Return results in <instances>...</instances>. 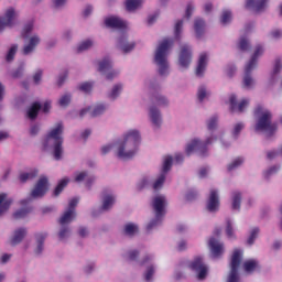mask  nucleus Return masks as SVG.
<instances>
[{"label":"nucleus","mask_w":282,"mask_h":282,"mask_svg":"<svg viewBox=\"0 0 282 282\" xmlns=\"http://www.w3.org/2000/svg\"><path fill=\"white\" fill-rule=\"evenodd\" d=\"M191 61H193V52L191 51V46L185 44L181 47L178 63L181 67L186 68L188 65H191Z\"/></svg>","instance_id":"obj_13"},{"label":"nucleus","mask_w":282,"mask_h":282,"mask_svg":"<svg viewBox=\"0 0 282 282\" xmlns=\"http://www.w3.org/2000/svg\"><path fill=\"white\" fill-rule=\"evenodd\" d=\"M85 177H87V172H79L75 176V182H84Z\"/></svg>","instance_id":"obj_63"},{"label":"nucleus","mask_w":282,"mask_h":282,"mask_svg":"<svg viewBox=\"0 0 282 282\" xmlns=\"http://www.w3.org/2000/svg\"><path fill=\"white\" fill-rule=\"evenodd\" d=\"M153 274H155V269L153 267H149L145 272V281H151V279H153Z\"/></svg>","instance_id":"obj_55"},{"label":"nucleus","mask_w":282,"mask_h":282,"mask_svg":"<svg viewBox=\"0 0 282 282\" xmlns=\"http://www.w3.org/2000/svg\"><path fill=\"white\" fill-rule=\"evenodd\" d=\"M94 88V84L89 82H85L78 86L79 91H84V94H89Z\"/></svg>","instance_id":"obj_44"},{"label":"nucleus","mask_w":282,"mask_h":282,"mask_svg":"<svg viewBox=\"0 0 282 282\" xmlns=\"http://www.w3.org/2000/svg\"><path fill=\"white\" fill-rule=\"evenodd\" d=\"M144 3L143 0H126V10L128 12H133L138 10Z\"/></svg>","instance_id":"obj_28"},{"label":"nucleus","mask_w":282,"mask_h":282,"mask_svg":"<svg viewBox=\"0 0 282 282\" xmlns=\"http://www.w3.org/2000/svg\"><path fill=\"white\" fill-rule=\"evenodd\" d=\"M173 46V40L165 39L162 42H160L155 55H154V62L159 66V74L160 76H165V74L169 72V62L166 61V52L171 50Z\"/></svg>","instance_id":"obj_4"},{"label":"nucleus","mask_w":282,"mask_h":282,"mask_svg":"<svg viewBox=\"0 0 282 282\" xmlns=\"http://www.w3.org/2000/svg\"><path fill=\"white\" fill-rule=\"evenodd\" d=\"M165 180H166V175L165 174H161L159 176V178L154 182L153 189L154 191H160V188H162V186H164Z\"/></svg>","instance_id":"obj_41"},{"label":"nucleus","mask_w":282,"mask_h":282,"mask_svg":"<svg viewBox=\"0 0 282 282\" xmlns=\"http://www.w3.org/2000/svg\"><path fill=\"white\" fill-rule=\"evenodd\" d=\"M241 208V193L234 192L232 193V209L239 210Z\"/></svg>","instance_id":"obj_33"},{"label":"nucleus","mask_w":282,"mask_h":282,"mask_svg":"<svg viewBox=\"0 0 282 282\" xmlns=\"http://www.w3.org/2000/svg\"><path fill=\"white\" fill-rule=\"evenodd\" d=\"M229 105H230L231 113H235V111L242 113L243 109H246V107H248V105H250V100L242 99L239 104H237V96L231 95L229 97Z\"/></svg>","instance_id":"obj_14"},{"label":"nucleus","mask_w":282,"mask_h":282,"mask_svg":"<svg viewBox=\"0 0 282 282\" xmlns=\"http://www.w3.org/2000/svg\"><path fill=\"white\" fill-rule=\"evenodd\" d=\"M193 10H195V8L192 3H188L185 12L186 19H191V17H193Z\"/></svg>","instance_id":"obj_60"},{"label":"nucleus","mask_w":282,"mask_h":282,"mask_svg":"<svg viewBox=\"0 0 282 282\" xmlns=\"http://www.w3.org/2000/svg\"><path fill=\"white\" fill-rule=\"evenodd\" d=\"M281 69H282L281 59H275V64H274V67H273V73L279 74V72H281Z\"/></svg>","instance_id":"obj_61"},{"label":"nucleus","mask_w":282,"mask_h":282,"mask_svg":"<svg viewBox=\"0 0 282 282\" xmlns=\"http://www.w3.org/2000/svg\"><path fill=\"white\" fill-rule=\"evenodd\" d=\"M119 46L124 54H128V52H131L135 47V43H127V39L121 37L119 39Z\"/></svg>","instance_id":"obj_30"},{"label":"nucleus","mask_w":282,"mask_h":282,"mask_svg":"<svg viewBox=\"0 0 282 282\" xmlns=\"http://www.w3.org/2000/svg\"><path fill=\"white\" fill-rule=\"evenodd\" d=\"M39 111H41V104L39 101H35L28 110V118H30V120H36V118L39 117Z\"/></svg>","instance_id":"obj_23"},{"label":"nucleus","mask_w":282,"mask_h":282,"mask_svg":"<svg viewBox=\"0 0 282 282\" xmlns=\"http://www.w3.org/2000/svg\"><path fill=\"white\" fill-rule=\"evenodd\" d=\"M189 268L194 272H197V279H199V281H204V279H206V275L208 274V268H206V264H204V260H202V258H196L189 264Z\"/></svg>","instance_id":"obj_11"},{"label":"nucleus","mask_w":282,"mask_h":282,"mask_svg":"<svg viewBox=\"0 0 282 282\" xmlns=\"http://www.w3.org/2000/svg\"><path fill=\"white\" fill-rule=\"evenodd\" d=\"M140 140V132L138 130H130L124 135L123 142L119 145L117 156L120 160H131L138 153Z\"/></svg>","instance_id":"obj_1"},{"label":"nucleus","mask_w":282,"mask_h":282,"mask_svg":"<svg viewBox=\"0 0 282 282\" xmlns=\"http://www.w3.org/2000/svg\"><path fill=\"white\" fill-rule=\"evenodd\" d=\"M232 21V12L230 10H224L220 17V23L223 25H228Z\"/></svg>","instance_id":"obj_34"},{"label":"nucleus","mask_w":282,"mask_h":282,"mask_svg":"<svg viewBox=\"0 0 282 282\" xmlns=\"http://www.w3.org/2000/svg\"><path fill=\"white\" fill-rule=\"evenodd\" d=\"M152 208L155 214V219L149 223L147 230H153V228L162 221V217L166 215V197L164 195L155 196L152 199Z\"/></svg>","instance_id":"obj_5"},{"label":"nucleus","mask_w":282,"mask_h":282,"mask_svg":"<svg viewBox=\"0 0 282 282\" xmlns=\"http://www.w3.org/2000/svg\"><path fill=\"white\" fill-rule=\"evenodd\" d=\"M208 63V55L206 53H202L198 58V64L196 67V76H204V72H206V65Z\"/></svg>","instance_id":"obj_21"},{"label":"nucleus","mask_w":282,"mask_h":282,"mask_svg":"<svg viewBox=\"0 0 282 282\" xmlns=\"http://www.w3.org/2000/svg\"><path fill=\"white\" fill-rule=\"evenodd\" d=\"M68 236H69V228H67V227L62 228L61 231L58 232V237L62 240Z\"/></svg>","instance_id":"obj_59"},{"label":"nucleus","mask_w":282,"mask_h":282,"mask_svg":"<svg viewBox=\"0 0 282 282\" xmlns=\"http://www.w3.org/2000/svg\"><path fill=\"white\" fill-rule=\"evenodd\" d=\"M217 116H213L208 121H207V129L208 131H215L217 129V122H218Z\"/></svg>","instance_id":"obj_43"},{"label":"nucleus","mask_w":282,"mask_h":282,"mask_svg":"<svg viewBox=\"0 0 282 282\" xmlns=\"http://www.w3.org/2000/svg\"><path fill=\"white\" fill-rule=\"evenodd\" d=\"M12 206V198H8V194L2 193L0 194V215L7 213Z\"/></svg>","instance_id":"obj_22"},{"label":"nucleus","mask_w":282,"mask_h":282,"mask_svg":"<svg viewBox=\"0 0 282 282\" xmlns=\"http://www.w3.org/2000/svg\"><path fill=\"white\" fill-rule=\"evenodd\" d=\"M258 236H259V228L256 227L251 230V234L247 240V243L249 246H252V243H254V239H257Z\"/></svg>","instance_id":"obj_49"},{"label":"nucleus","mask_w":282,"mask_h":282,"mask_svg":"<svg viewBox=\"0 0 282 282\" xmlns=\"http://www.w3.org/2000/svg\"><path fill=\"white\" fill-rule=\"evenodd\" d=\"M254 116H258L256 131H267L269 135L276 133L278 126L276 123H272V112L270 110L263 109L262 106H257Z\"/></svg>","instance_id":"obj_3"},{"label":"nucleus","mask_w":282,"mask_h":282,"mask_svg":"<svg viewBox=\"0 0 282 282\" xmlns=\"http://www.w3.org/2000/svg\"><path fill=\"white\" fill-rule=\"evenodd\" d=\"M26 235H28V229L25 228L15 229L13 232V236L9 241L10 246H19V243H21V241L25 239Z\"/></svg>","instance_id":"obj_18"},{"label":"nucleus","mask_w":282,"mask_h":282,"mask_svg":"<svg viewBox=\"0 0 282 282\" xmlns=\"http://www.w3.org/2000/svg\"><path fill=\"white\" fill-rule=\"evenodd\" d=\"M67 184H69V178H63L58 182L57 186L55 187L53 195L55 197H58V195L61 193H63V191L65 189V186H67Z\"/></svg>","instance_id":"obj_32"},{"label":"nucleus","mask_w":282,"mask_h":282,"mask_svg":"<svg viewBox=\"0 0 282 282\" xmlns=\"http://www.w3.org/2000/svg\"><path fill=\"white\" fill-rule=\"evenodd\" d=\"M150 118L152 120V123L155 127H160V124H162V117H161L160 110H158V108H155V107L150 108Z\"/></svg>","instance_id":"obj_25"},{"label":"nucleus","mask_w":282,"mask_h":282,"mask_svg":"<svg viewBox=\"0 0 282 282\" xmlns=\"http://www.w3.org/2000/svg\"><path fill=\"white\" fill-rule=\"evenodd\" d=\"M107 107L105 105L100 104L97 105L94 109V111L90 112V118H96L98 116H101V113H105Z\"/></svg>","instance_id":"obj_37"},{"label":"nucleus","mask_w":282,"mask_h":282,"mask_svg":"<svg viewBox=\"0 0 282 282\" xmlns=\"http://www.w3.org/2000/svg\"><path fill=\"white\" fill-rule=\"evenodd\" d=\"M243 259V251L235 249L230 260V272L227 282H239V265Z\"/></svg>","instance_id":"obj_7"},{"label":"nucleus","mask_w":282,"mask_h":282,"mask_svg":"<svg viewBox=\"0 0 282 282\" xmlns=\"http://www.w3.org/2000/svg\"><path fill=\"white\" fill-rule=\"evenodd\" d=\"M204 28H206V22L203 19H196L194 22V30L196 32L197 39L204 34Z\"/></svg>","instance_id":"obj_29"},{"label":"nucleus","mask_w":282,"mask_h":282,"mask_svg":"<svg viewBox=\"0 0 282 282\" xmlns=\"http://www.w3.org/2000/svg\"><path fill=\"white\" fill-rule=\"evenodd\" d=\"M243 130V123H237L235 127H234V137L237 138V135H239V133H241V131Z\"/></svg>","instance_id":"obj_57"},{"label":"nucleus","mask_w":282,"mask_h":282,"mask_svg":"<svg viewBox=\"0 0 282 282\" xmlns=\"http://www.w3.org/2000/svg\"><path fill=\"white\" fill-rule=\"evenodd\" d=\"M36 175H39L37 170H34L33 172H29V173H22L20 174V182L25 183L28 182V180H34Z\"/></svg>","instance_id":"obj_36"},{"label":"nucleus","mask_w":282,"mask_h":282,"mask_svg":"<svg viewBox=\"0 0 282 282\" xmlns=\"http://www.w3.org/2000/svg\"><path fill=\"white\" fill-rule=\"evenodd\" d=\"M154 102L155 105H158L159 107H166V105H169V100L166 99V97L156 94L154 96Z\"/></svg>","instance_id":"obj_38"},{"label":"nucleus","mask_w":282,"mask_h":282,"mask_svg":"<svg viewBox=\"0 0 282 282\" xmlns=\"http://www.w3.org/2000/svg\"><path fill=\"white\" fill-rule=\"evenodd\" d=\"M243 164V159L237 158L231 164L228 165V171H235V169H238V166H241Z\"/></svg>","instance_id":"obj_50"},{"label":"nucleus","mask_w":282,"mask_h":282,"mask_svg":"<svg viewBox=\"0 0 282 282\" xmlns=\"http://www.w3.org/2000/svg\"><path fill=\"white\" fill-rule=\"evenodd\" d=\"M47 191H50V180L47 176H41L31 191V197H33V199L45 197Z\"/></svg>","instance_id":"obj_9"},{"label":"nucleus","mask_w":282,"mask_h":282,"mask_svg":"<svg viewBox=\"0 0 282 282\" xmlns=\"http://www.w3.org/2000/svg\"><path fill=\"white\" fill-rule=\"evenodd\" d=\"M33 28H34V23H32V22L28 23L24 26L23 32H22L23 39H28V35L30 34V32H32Z\"/></svg>","instance_id":"obj_53"},{"label":"nucleus","mask_w":282,"mask_h":282,"mask_svg":"<svg viewBox=\"0 0 282 282\" xmlns=\"http://www.w3.org/2000/svg\"><path fill=\"white\" fill-rule=\"evenodd\" d=\"M182 28H184V21L183 20H178L175 23V26H174V36H175V39H181Z\"/></svg>","instance_id":"obj_40"},{"label":"nucleus","mask_w":282,"mask_h":282,"mask_svg":"<svg viewBox=\"0 0 282 282\" xmlns=\"http://www.w3.org/2000/svg\"><path fill=\"white\" fill-rule=\"evenodd\" d=\"M17 13L13 8L6 11L4 17H0V32H3L6 28H12L14 25V17Z\"/></svg>","instance_id":"obj_12"},{"label":"nucleus","mask_w":282,"mask_h":282,"mask_svg":"<svg viewBox=\"0 0 282 282\" xmlns=\"http://www.w3.org/2000/svg\"><path fill=\"white\" fill-rule=\"evenodd\" d=\"M140 257V252L138 250H132L128 253L129 261H135Z\"/></svg>","instance_id":"obj_56"},{"label":"nucleus","mask_w":282,"mask_h":282,"mask_svg":"<svg viewBox=\"0 0 282 282\" xmlns=\"http://www.w3.org/2000/svg\"><path fill=\"white\" fill-rule=\"evenodd\" d=\"M30 208H22V209H19L18 212H15L13 214V217L15 219H23L24 217H28V214L30 213Z\"/></svg>","instance_id":"obj_45"},{"label":"nucleus","mask_w":282,"mask_h":282,"mask_svg":"<svg viewBox=\"0 0 282 282\" xmlns=\"http://www.w3.org/2000/svg\"><path fill=\"white\" fill-rule=\"evenodd\" d=\"M206 208L209 213H217L219 210V194H217L216 189H210Z\"/></svg>","instance_id":"obj_16"},{"label":"nucleus","mask_w":282,"mask_h":282,"mask_svg":"<svg viewBox=\"0 0 282 282\" xmlns=\"http://www.w3.org/2000/svg\"><path fill=\"white\" fill-rule=\"evenodd\" d=\"M106 28H111L112 30H127V22L118 17H109L105 19Z\"/></svg>","instance_id":"obj_15"},{"label":"nucleus","mask_w":282,"mask_h":282,"mask_svg":"<svg viewBox=\"0 0 282 282\" xmlns=\"http://www.w3.org/2000/svg\"><path fill=\"white\" fill-rule=\"evenodd\" d=\"M72 102V95H64L62 98H59V107H67Z\"/></svg>","instance_id":"obj_51"},{"label":"nucleus","mask_w":282,"mask_h":282,"mask_svg":"<svg viewBox=\"0 0 282 282\" xmlns=\"http://www.w3.org/2000/svg\"><path fill=\"white\" fill-rule=\"evenodd\" d=\"M40 43H41V37H39V35L31 36L22 50V53L24 54V56H28V54H32V52L36 50V45H39Z\"/></svg>","instance_id":"obj_17"},{"label":"nucleus","mask_w":282,"mask_h":282,"mask_svg":"<svg viewBox=\"0 0 282 282\" xmlns=\"http://www.w3.org/2000/svg\"><path fill=\"white\" fill-rule=\"evenodd\" d=\"M171 166H173V156H167L163 162V173H169Z\"/></svg>","instance_id":"obj_47"},{"label":"nucleus","mask_w":282,"mask_h":282,"mask_svg":"<svg viewBox=\"0 0 282 282\" xmlns=\"http://www.w3.org/2000/svg\"><path fill=\"white\" fill-rule=\"evenodd\" d=\"M37 247L35 249L36 254H41L43 252V243L45 242V239H47L46 232H40L35 235Z\"/></svg>","instance_id":"obj_26"},{"label":"nucleus","mask_w":282,"mask_h":282,"mask_svg":"<svg viewBox=\"0 0 282 282\" xmlns=\"http://www.w3.org/2000/svg\"><path fill=\"white\" fill-rule=\"evenodd\" d=\"M196 198H197V192H194V191L187 192L186 194L187 202H193V199H196Z\"/></svg>","instance_id":"obj_62"},{"label":"nucleus","mask_w":282,"mask_h":282,"mask_svg":"<svg viewBox=\"0 0 282 282\" xmlns=\"http://www.w3.org/2000/svg\"><path fill=\"white\" fill-rule=\"evenodd\" d=\"M111 67H113L111 59H109V57H105L101 62H99L98 72L105 74L107 72H110Z\"/></svg>","instance_id":"obj_27"},{"label":"nucleus","mask_w":282,"mask_h":282,"mask_svg":"<svg viewBox=\"0 0 282 282\" xmlns=\"http://www.w3.org/2000/svg\"><path fill=\"white\" fill-rule=\"evenodd\" d=\"M124 235L128 237H133V235H138V225L133 223H129L124 226L123 229Z\"/></svg>","instance_id":"obj_31"},{"label":"nucleus","mask_w":282,"mask_h":282,"mask_svg":"<svg viewBox=\"0 0 282 282\" xmlns=\"http://www.w3.org/2000/svg\"><path fill=\"white\" fill-rule=\"evenodd\" d=\"M263 54V46L257 45L253 55L245 67V77H243V87L246 89H251L252 85H254V79L250 74H252V69L257 67V58Z\"/></svg>","instance_id":"obj_6"},{"label":"nucleus","mask_w":282,"mask_h":282,"mask_svg":"<svg viewBox=\"0 0 282 282\" xmlns=\"http://www.w3.org/2000/svg\"><path fill=\"white\" fill-rule=\"evenodd\" d=\"M238 47L241 52H248V50H250V42H248L246 37H241Z\"/></svg>","instance_id":"obj_48"},{"label":"nucleus","mask_w":282,"mask_h":282,"mask_svg":"<svg viewBox=\"0 0 282 282\" xmlns=\"http://www.w3.org/2000/svg\"><path fill=\"white\" fill-rule=\"evenodd\" d=\"M209 248L213 257H221L224 254V245L215 238L209 239Z\"/></svg>","instance_id":"obj_20"},{"label":"nucleus","mask_w":282,"mask_h":282,"mask_svg":"<svg viewBox=\"0 0 282 282\" xmlns=\"http://www.w3.org/2000/svg\"><path fill=\"white\" fill-rule=\"evenodd\" d=\"M21 76H23V68H18V69L12 74V77H13V78H21Z\"/></svg>","instance_id":"obj_64"},{"label":"nucleus","mask_w":282,"mask_h":282,"mask_svg":"<svg viewBox=\"0 0 282 282\" xmlns=\"http://www.w3.org/2000/svg\"><path fill=\"white\" fill-rule=\"evenodd\" d=\"M78 206V198H72L68 203V207L59 218L61 226L65 224H72L76 219V207Z\"/></svg>","instance_id":"obj_10"},{"label":"nucleus","mask_w":282,"mask_h":282,"mask_svg":"<svg viewBox=\"0 0 282 282\" xmlns=\"http://www.w3.org/2000/svg\"><path fill=\"white\" fill-rule=\"evenodd\" d=\"M226 224V235L227 237H229V239H232V237H235V231L232 230V221H230V219H227Z\"/></svg>","instance_id":"obj_52"},{"label":"nucleus","mask_w":282,"mask_h":282,"mask_svg":"<svg viewBox=\"0 0 282 282\" xmlns=\"http://www.w3.org/2000/svg\"><path fill=\"white\" fill-rule=\"evenodd\" d=\"M17 50H19V46L18 45H13L11 46V48L9 50L8 54H7V57H6V61L8 63H10L11 61H14V56L17 54Z\"/></svg>","instance_id":"obj_46"},{"label":"nucleus","mask_w":282,"mask_h":282,"mask_svg":"<svg viewBox=\"0 0 282 282\" xmlns=\"http://www.w3.org/2000/svg\"><path fill=\"white\" fill-rule=\"evenodd\" d=\"M269 0H247L246 8L252 9L254 12H263V9L267 8Z\"/></svg>","instance_id":"obj_19"},{"label":"nucleus","mask_w":282,"mask_h":282,"mask_svg":"<svg viewBox=\"0 0 282 282\" xmlns=\"http://www.w3.org/2000/svg\"><path fill=\"white\" fill-rule=\"evenodd\" d=\"M91 45H94V42H91V40H86L84 42H82L78 47H77V52H85L87 50H89V47H91Z\"/></svg>","instance_id":"obj_42"},{"label":"nucleus","mask_w":282,"mask_h":282,"mask_svg":"<svg viewBox=\"0 0 282 282\" xmlns=\"http://www.w3.org/2000/svg\"><path fill=\"white\" fill-rule=\"evenodd\" d=\"M197 98L199 102L204 101V98H206V88L204 86H200L197 91Z\"/></svg>","instance_id":"obj_54"},{"label":"nucleus","mask_w":282,"mask_h":282,"mask_svg":"<svg viewBox=\"0 0 282 282\" xmlns=\"http://www.w3.org/2000/svg\"><path fill=\"white\" fill-rule=\"evenodd\" d=\"M259 267V261L251 259V260H247L243 262V270L245 272H247L248 274H252V272H254V270H258Z\"/></svg>","instance_id":"obj_24"},{"label":"nucleus","mask_w":282,"mask_h":282,"mask_svg":"<svg viewBox=\"0 0 282 282\" xmlns=\"http://www.w3.org/2000/svg\"><path fill=\"white\" fill-rule=\"evenodd\" d=\"M41 78H43V70H37L34 75H33V82L35 85H39V83H41Z\"/></svg>","instance_id":"obj_58"},{"label":"nucleus","mask_w":282,"mask_h":282,"mask_svg":"<svg viewBox=\"0 0 282 282\" xmlns=\"http://www.w3.org/2000/svg\"><path fill=\"white\" fill-rule=\"evenodd\" d=\"M116 203V198L112 195H107L104 198V204H102V210H109L111 208L112 204Z\"/></svg>","instance_id":"obj_35"},{"label":"nucleus","mask_w":282,"mask_h":282,"mask_svg":"<svg viewBox=\"0 0 282 282\" xmlns=\"http://www.w3.org/2000/svg\"><path fill=\"white\" fill-rule=\"evenodd\" d=\"M120 91H122V85L117 84L112 87V90L109 94V98H111V100H116V98L118 96H120Z\"/></svg>","instance_id":"obj_39"},{"label":"nucleus","mask_w":282,"mask_h":282,"mask_svg":"<svg viewBox=\"0 0 282 282\" xmlns=\"http://www.w3.org/2000/svg\"><path fill=\"white\" fill-rule=\"evenodd\" d=\"M63 122H57L55 128H53L46 135L44 141V148L50 147V142L53 141L54 144V158L55 160H61L63 158Z\"/></svg>","instance_id":"obj_2"},{"label":"nucleus","mask_w":282,"mask_h":282,"mask_svg":"<svg viewBox=\"0 0 282 282\" xmlns=\"http://www.w3.org/2000/svg\"><path fill=\"white\" fill-rule=\"evenodd\" d=\"M208 144H213V138H208L205 142L194 139L185 149L186 155H191L193 151L197 150L200 158H206Z\"/></svg>","instance_id":"obj_8"}]
</instances>
